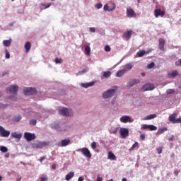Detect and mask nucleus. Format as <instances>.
I'll return each instance as SVG.
<instances>
[{"label": "nucleus", "instance_id": "nucleus-1", "mask_svg": "<svg viewBox=\"0 0 181 181\" xmlns=\"http://www.w3.org/2000/svg\"><path fill=\"white\" fill-rule=\"evenodd\" d=\"M118 89V86H112V88L107 90V91L103 92V98L105 100L107 98H111L114 95V94L117 93V90Z\"/></svg>", "mask_w": 181, "mask_h": 181}, {"label": "nucleus", "instance_id": "nucleus-2", "mask_svg": "<svg viewBox=\"0 0 181 181\" xmlns=\"http://www.w3.org/2000/svg\"><path fill=\"white\" fill-rule=\"evenodd\" d=\"M59 114H60V115H64V117H71V115H73V111L66 107H64L59 110Z\"/></svg>", "mask_w": 181, "mask_h": 181}, {"label": "nucleus", "instance_id": "nucleus-3", "mask_svg": "<svg viewBox=\"0 0 181 181\" xmlns=\"http://www.w3.org/2000/svg\"><path fill=\"white\" fill-rule=\"evenodd\" d=\"M177 115V113L175 112L169 116V121L170 122H173V124H180L181 123V119L177 118L176 119V116Z\"/></svg>", "mask_w": 181, "mask_h": 181}, {"label": "nucleus", "instance_id": "nucleus-4", "mask_svg": "<svg viewBox=\"0 0 181 181\" xmlns=\"http://www.w3.org/2000/svg\"><path fill=\"white\" fill-rule=\"evenodd\" d=\"M119 133L122 139H125V138H128V136H129V130L127 128H120Z\"/></svg>", "mask_w": 181, "mask_h": 181}, {"label": "nucleus", "instance_id": "nucleus-5", "mask_svg": "<svg viewBox=\"0 0 181 181\" xmlns=\"http://www.w3.org/2000/svg\"><path fill=\"white\" fill-rule=\"evenodd\" d=\"M23 93L25 95H33V94H36L37 91L35 88H25L23 90Z\"/></svg>", "mask_w": 181, "mask_h": 181}, {"label": "nucleus", "instance_id": "nucleus-6", "mask_svg": "<svg viewBox=\"0 0 181 181\" xmlns=\"http://www.w3.org/2000/svg\"><path fill=\"white\" fill-rule=\"evenodd\" d=\"M24 138L28 141V142H30V141H33L36 139V136L35 134L29 133V132H25L24 133Z\"/></svg>", "mask_w": 181, "mask_h": 181}, {"label": "nucleus", "instance_id": "nucleus-7", "mask_svg": "<svg viewBox=\"0 0 181 181\" xmlns=\"http://www.w3.org/2000/svg\"><path fill=\"white\" fill-rule=\"evenodd\" d=\"M18 88H19V87L18 86L12 85V86H10L7 88L6 91H7V93H9L10 94H16V91H18Z\"/></svg>", "mask_w": 181, "mask_h": 181}, {"label": "nucleus", "instance_id": "nucleus-8", "mask_svg": "<svg viewBox=\"0 0 181 181\" xmlns=\"http://www.w3.org/2000/svg\"><path fill=\"white\" fill-rule=\"evenodd\" d=\"M0 134L1 136H3V138H8V136L11 135V132L5 130V129L3 128L2 126H0Z\"/></svg>", "mask_w": 181, "mask_h": 181}, {"label": "nucleus", "instance_id": "nucleus-9", "mask_svg": "<svg viewBox=\"0 0 181 181\" xmlns=\"http://www.w3.org/2000/svg\"><path fill=\"white\" fill-rule=\"evenodd\" d=\"M154 88H155V85L152 83H147L141 88V90L143 91H150V90H154Z\"/></svg>", "mask_w": 181, "mask_h": 181}, {"label": "nucleus", "instance_id": "nucleus-10", "mask_svg": "<svg viewBox=\"0 0 181 181\" xmlns=\"http://www.w3.org/2000/svg\"><path fill=\"white\" fill-rule=\"evenodd\" d=\"M165 11H161L160 8L154 10L155 18H159V16H160L161 18H163V16H165Z\"/></svg>", "mask_w": 181, "mask_h": 181}, {"label": "nucleus", "instance_id": "nucleus-11", "mask_svg": "<svg viewBox=\"0 0 181 181\" xmlns=\"http://www.w3.org/2000/svg\"><path fill=\"white\" fill-rule=\"evenodd\" d=\"M127 16L128 18H136V13L131 8H127Z\"/></svg>", "mask_w": 181, "mask_h": 181}, {"label": "nucleus", "instance_id": "nucleus-12", "mask_svg": "<svg viewBox=\"0 0 181 181\" xmlns=\"http://www.w3.org/2000/svg\"><path fill=\"white\" fill-rule=\"evenodd\" d=\"M80 152H81V153H83V155L84 156H86V158H91V152H90V150H88V148H82L80 150Z\"/></svg>", "mask_w": 181, "mask_h": 181}, {"label": "nucleus", "instance_id": "nucleus-13", "mask_svg": "<svg viewBox=\"0 0 181 181\" xmlns=\"http://www.w3.org/2000/svg\"><path fill=\"white\" fill-rule=\"evenodd\" d=\"M46 146V143L45 142H38L33 144V148L35 149H42Z\"/></svg>", "mask_w": 181, "mask_h": 181}, {"label": "nucleus", "instance_id": "nucleus-14", "mask_svg": "<svg viewBox=\"0 0 181 181\" xmlns=\"http://www.w3.org/2000/svg\"><path fill=\"white\" fill-rule=\"evenodd\" d=\"M120 121L123 124H127V122H133V120L131 119V117L127 116V115H124V116L120 117Z\"/></svg>", "mask_w": 181, "mask_h": 181}, {"label": "nucleus", "instance_id": "nucleus-15", "mask_svg": "<svg viewBox=\"0 0 181 181\" xmlns=\"http://www.w3.org/2000/svg\"><path fill=\"white\" fill-rule=\"evenodd\" d=\"M135 33L134 31L132 30H129L126 33H124L123 34V37L124 39H125L126 40H129V39H131V37L132 36V35Z\"/></svg>", "mask_w": 181, "mask_h": 181}, {"label": "nucleus", "instance_id": "nucleus-16", "mask_svg": "<svg viewBox=\"0 0 181 181\" xmlns=\"http://www.w3.org/2000/svg\"><path fill=\"white\" fill-rule=\"evenodd\" d=\"M51 127L52 128V129H55L56 131H66V129H63L62 127H60V125L57 124H51Z\"/></svg>", "mask_w": 181, "mask_h": 181}, {"label": "nucleus", "instance_id": "nucleus-17", "mask_svg": "<svg viewBox=\"0 0 181 181\" xmlns=\"http://www.w3.org/2000/svg\"><path fill=\"white\" fill-rule=\"evenodd\" d=\"M165 41L163 38L159 39V49H160V50H162L163 52V50H165Z\"/></svg>", "mask_w": 181, "mask_h": 181}, {"label": "nucleus", "instance_id": "nucleus-18", "mask_svg": "<svg viewBox=\"0 0 181 181\" xmlns=\"http://www.w3.org/2000/svg\"><path fill=\"white\" fill-rule=\"evenodd\" d=\"M138 83H139V79H132L129 81L128 86L129 87H134V86Z\"/></svg>", "mask_w": 181, "mask_h": 181}, {"label": "nucleus", "instance_id": "nucleus-19", "mask_svg": "<svg viewBox=\"0 0 181 181\" xmlns=\"http://www.w3.org/2000/svg\"><path fill=\"white\" fill-rule=\"evenodd\" d=\"M148 53H151V50L146 52L145 50H140L137 52L138 57H143V56H145V54H148Z\"/></svg>", "mask_w": 181, "mask_h": 181}, {"label": "nucleus", "instance_id": "nucleus-20", "mask_svg": "<svg viewBox=\"0 0 181 181\" xmlns=\"http://www.w3.org/2000/svg\"><path fill=\"white\" fill-rule=\"evenodd\" d=\"M110 8L108 4H105L103 9H104V11H107L108 12H111V11H114V9H115V4H112L111 8Z\"/></svg>", "mask_w": 181, "mask_h": 181}, {"label": "nucleus", "instance_id": "nucleus-21", "mask_svg": "<svg viewBox=\"0 0 181 181\" xmlns=\"http://www.w3.org/2000/svg\"><path fill=\"white\" fill-rule=\"evenodd\" d=\"M134 67V65H132L131 63H128L124 66L123 70L127 73V71H129Z\"/></svg>", "mask_w": 181, "mask_h": 181}, {"label": "nucleus", "instance_id": "nucleus-22", "mask_svg": "<svg viewBox=\"0 0 181 181\" xmlns=\"http://www.w3.org/2000/svg\"><path fill=\"white\" fill-rule=\"evenodd\" d=\"M25 49V52L29 53L30 52V49L32 47V45L29 42H26L24 46Z\"/></svg>", "mask_w": 181, "mask_h": 181}, {"label": "nucleus", "instance_id": "nucleus-23", "mask_svg": "<svg viewBox=\"0 0 181 181\" xmlns=\"http://www.w3.org/2000/svg\"><path fill=\"white\" fill-rule=\"evenodd\" d=\"M95 84V82L92 81L86 83H82V87H84V88H88V87H93Z\"/></svg>", "mask_w": 181, "mask_h": 181}, {"label": "nucleus", "instance_id": "nucleus-24", "mask_svg": "<svg viewBox=\"0 0 181 181\" xmlns=\"http://www.w3.org/2000/svg\"><path fill=\"white\" fill-rule=\"evenodd\" d=\"M108 159H110V160H117V157L115 156V155L114 153H112V152L110 151L108 153V156H107Z\"/></svg>", "mask_w": 181, "mask_h": 181}, {"label": "nucleus", "instance_id": "nucleus-25", "mask_svg": "<svg viewBox=\"0 0 181 181\" xmlns=\"http://www.w3.org/2000/svg\"><path fill=\"white\" fill-rule=\"evenodd\" d=\"M11 43H12V40H4L3 41V45L6 47H9V46H11Z\"/></svg>", "mask_w": 181, "mask_h": 181}, {"label": "nucleus", "instance_id": "nucleus-26", "mask_svg": "<svg viewBox=\"0 0 181 181\" xmlns=\"http://www.w3.org/2000/svg\"><path fill=\"white\" fill-rule=\"evenodd\" d=\"M62 145L61 146H67V145H69V144H70V139H63L62 140Z\"/></svg>", "mask_w": 181, "mask_h": 181}, {"label": "nucleus", "instance_id": "nucleus-27", "mask_svg": "<svg viewBox=\"0 0 181 181\" xmlns=\"http://www.w3.org/2000/svg\"><path fill=\"white\" fill-rule=\"evenodd\" d=\"M72 177H74V172H70L66 175V180H70V179H72Z\"/></svg>", "mask_w": 181, "mask_h": 181}, {"label": "nucleus", "instance_id": "nucleus-28", "mask_svg": "<svg viewBox=\"0 0 181 181\" xmlns=\"http://www.w3.org/2000/svg\"><path fill=\"white\" fill-rule=\"evenodd\" d=\"M11 135L13 138H16V139H21V138H22V134H18L16 132H13Z\"/></svg>", "mask_w": 181, "mask_h": 181}, {"label": "nucleus", "instance_id": "nucleus-29", "mask_svg": "<svg viewBox=\"0 0 181 181\" xmlns=\"http://www.w3.org/2000/svg\"><path fill=\"white\" fill-rule=\"evenodd\" d=\"M125 71L124 69L119 70L116 74V77H122L123 74H125Z\"/></svg>", "mask_w": 181, "mask_h": 181}, {"label": "nucleus", "instance_id": "nucleus-30", "mask_svg": "<svg viewBox=\"0 0 181 181\" xmlns=\"http://www.w3.org/2000/svg\"><path fill=\"white\" fill-rule=\"evenodd\" d=\"M91 52V48L89 46L85 47V54L86 56H90V53Z\"/></svg>", "mask_w": 181, "mask_h": 181}, {"label": "nucleus", "instance_id": "nucleus-31", "mask_svg": "<svg viewBox=\"0 0 181 181\" xmlns=\"http://www.w3.org/2000/svg\"><path fill=\"white\" fill-rule=\"evenodd\" d=\"M111 76V71H105L103 72V77L105 78H108V77Z\"/></svg>", "mask_w": 181, "mask_h": 181}, {"label": "nucleus", "instance_id": "nucleus-32", "mask_svg": "<svg viewBox=\"0 0 181 181\" xmlns=\"http://www.w3.org/2000/svg\"><path fill=\"white\" fill-rule=\"evenodd\" d=\"M153 118H156V114L149 115L146 116L145 119H153Z\"/></svg>", "mask_w": 181, "mask_h": 181}, {"label": "nucleus", "instance_id": "nucleus-33", "mask_svg": "<svg viewBox=\"0 0 181 181\" xmlns=\"http://www.w3.org/2000/svg\"><path fill=\"white\" fill-rule=\"evenodd\" d=\"M170 77H171L172 78H175V77H176L177 76V71H174L173 72H172L171 74H169Z\"/></svg>", "mask_w": 181, "mask_h": 181}, {"label": "nucleus", "instance_id": "nucleus-34", "mask_svg": "<svg viewBox=\"0 0 181 181\" xmlns=\"http://www.w3.org/2000/svg\"><path fill=\"white\" fill-rule=\"evenodd\" d=\"M148 129L149 131H156V129H158V127H156V126L149 124Z\"/></svg>", "mask_w": 181, "mask_h": 181}, {"label": "nucleus", "instance_id": "nucleus-35", "mask_svg": "<svg viewBox=\"0 0 181 181\" xmlns=\"http://www.w3.org/2000/svg\"><path fill=\"white\" fill-rule=\"evenodd\" d=\"M0 151L5 153L8 152V148H6V146H2L0 147Z\"/></svg>", "mask_w": 181, "mask_h": 181}, {"label": "nucleus", "instance_id": "nucleus-36", "mask_svg": "<svg viewBox=\"0 0 181 181\" xmlns=\"http://www.w3.org/2000/svg\"><path fill=\"white\" fill-rule=\"evenodd\" d=\"M166 131H168L167 127H163V128L158 129L159 134H163V132H165Z\"/></svg>", "mask_w": 181, "mask_h": 181}, {"label": "nucleus", "instance_id": "nucleus-37", "mask_svg": "<svg viewBox=\"0 0 181 181\" xmlns=\"http://www.w3.org/2000/svg\"><path fill=\"white\" fill-rule=\"evenodd\" d=\"M55 63L57 64H62V63H63V59H59V58H55Z\"/></svg>", "mask_w": 181, "mask_h": 181}, {"label": "nucleus", "instance_id": "nucleus-38", "mask_svg": "<svg viewBox=\"0 0 181 181\" xmlns=\"http://www.w3.org/2000/svg\"><path fill=\"white\" fill-rule=\"evenodd\" d=\"M139 144L137 141H136L132 146V148H130V151H134V149H135V148H136V146H138Z\"/></svg>", "mask_w": 181, "mask_h": 181}, {"label": "nucleus", "instance_id": "nucleus-39", "mask_svg": "<svg viewBox=\"0 0 181 181\" xmlns=\"http://www.w3.org/2000/svg\"><path fill=\"white\" fill-rule=\"evenodd\" d=\"M5 53H6V59H11V54L9 53L8 49L5 50Z\"/></svg>", "mask_w": 181, "mask_h": 181}, {"label": "nucleus", "instance_id": "nucleus-40", "mask_svg": "<svg viewBox=\"0 0 181 181\" xmlns=\"http://www.w3.org/2000/svg\"><path fill=\"white\" fill-rule=\"evenodd\" d=\"M21 119H22V117H21V115H18L14 118V121L16 122H19V121H21Z\"/></svg>", "mask_w": 181, "mask_h": 181}, {"label": "nucleus", "instance_id": "nucleus-41", "mask_svg": "<svg viewBox=\"0 0 181 181\" xmlns=\"http://www.w3.org/2000/svg\"><path fill=\"white\" fill-rule=\"evenodd\" d=\"M37 121L36 119H32L30 121V125H36Z\"/></svg>", "mask_w": 181, "mask_h": 181}, {"label": "nucleus", "instance_id": "nucleus-42", "mask_svg": "<svg viewBox=\"0 0 181 181\" xmlns=\"http://www.w3.org/2000/svg\"><path fill=\"white\" fill-rule=\"evenodd\" d=\"M174 93H175V89L167 90V94H174Z\"/></svg>", "mask_w": 181, "mask_h": 181}, {"label": "nucleus", "instance_id": "nucleus-43", "mask_svg": "<svg viewBox=\"0 0 181 181\" xmlns=\"http://www.w3.org/2000/svg\"><path fill=\"white\" fill-rule=\"evenodd\" d=\"M155 67V63L154 62H151V64H149L148 66H147V68L148 69H152Z\"/></svg>", "mask_w": 181, "mask_h": 181}, {"label": "nucleus", "instance_id": "nucleus-44", "mask_svg": "<svg viewBox=\"0 0 181 181\" xmlns=\"http://www.w3.org/2000/svg\"><path fill=\"white\" fill-rule=\"evenodd\" d=\"M91 148L92 149H95V148H97V144L95 143V141L91 143Z\"/></svg>", "mask_w": 181, "mask_h": 181}, {"label": "nucleus", "instance_id": "nucleus-45", "mask_svg": "<svg viewBox=\"0 0 181 181\" xmlns=\"http://www.w3.org/2000/svg\"><path fill=\"white\" fill-rule=\"evenodd\" d=\"M105 52H111V47H110V45H106L105 47Z\"/></svg>", "mask_w": 181, "mask_h": 181}, {"label": "nucleus", "instance_id": "nucleus-46", "mask_svg": "<svg viewBox=\"0 0 181 181\" xmlns=\"http://www.w3.org/2000/svg\"><path fill=\"white\" fill-rule=\"evenodd\" d=\"M40 180L41 181H47V180H49V178H47V176L45 175V176L41 177Z\"/></svg>", "mask_w": 181, "mask_h": 181}, {"label": "nucleus", "instance_id": "nucleus-47", "mask_svg": "<svg viewBox=\"0 0 181 181\" xmlns=\"http://www.w3.org/2000/svg\"><path fill=\"white\" fill-rule=\"evenodd\" d=\"M175 66L181 67V59L175 62Z\"/></svg>", "mask_w": 181, "mask_h": 181}, {"label": "nucleus", "instance_id": "nucleus-48", "mask_svg": "<svg viewBox=\"0 0 181 181\" xmlns=\"http://www.w3.org/2000/svg\"><path fill=\"white\" fill-rule=\"evenodd\" d=\"M141 129H149V124H144Z\"/></svg>", "mask_w": 181, "mask_h": 181}, {"label": "nucleus", "instance_id": "nucleus-49", "mask_svg": "<svg viewBox=\"0 0 181 181\" xmlns=\"http://www.w3.org/2000/svg\"><path fill=\"white\" fill-rule=\"evenodd\" d=\"M95 8H97V9H101V8H103V4L101 3L96 4Z\"/></svg>", "mask_w": 181, "mask_h": 181}, {"label": "nucleus", "instance_id": "nucleus-50", "mask_svg": "<svg viewBox=\"0 0 181 181\" xmlns=\"http://www.w3.org/2000/svg\"><path fill=\"white\" fill-rule=\"evenodd\" d=\"M89 32H90L91 33H94V32H95V28L90 27L89 28Z\"/></svg>", "mask_w": 181, "mask_h": 181}, {"label": "nucleus", "instance_id": "nucleus-51", "mask_svg": "<svg viewBox=\"0 0 181 181\" xmlns=\"http://www.w3.org/2000/svg\"><path fill=\"white\" fill-rule=\"evenodd\" d=\"M157 152L159 155H160V153H162V147L158 148Z\"/></svg>", "mask_w": 181, "mask_h": 181}, {"label": "nucleus", "instance_id": "nucleus-52", "mask_svg": "<svg viewBox=\"0 0 181 181\" xmlns=\"http://www.w3.org/2000/svg\"><path fill=\"white\" fill-rule=\"evenodd\" d=\"M88 69H83L81 71H79V74H83V73H87Z\"/></svg>", "mask_w": 181, "mask_h": 181}, {"label": "nucleus", "instance_id": "nucleus-53", "mask_svg": "<svg viewBox=\"0 0 181 181\" xmlns=\"http://www.w3.org/2000/svg\"><path fill=\"white\" fill-rule=\"evenodd\" d=\"M45 159H46V157H45V156L41 157L40 159V163H42V162H43V160H45Z\"/></svg>", "mask_w": 181, "mask_h": 181}, {"label": "nucleus", "instance_id": "nucleus-54", "mask_svg": "<svg viewBox=\"0 0 181 181\" xmlns=\"http://www.w3.org/2000/svg\"><path fill=\"white\" fill-rule=\"evenodd\" d=\"M179 172H180V171H179V170H175L174 171V175H175V176H178Z\"/></svg>", "mask_w": 181, "mask_h": 181}, {"label": "nucleus", "instance_id": "nucleus-55", "mask_svg": "<svg viewBox=\"0 0 181 181\" xmlns=\"http://www.w3.org/2000/svg\"><path fill=\"white\" fill-rule=\"evenodd\" d=\"M84 178H83V177H79L78 179V181H83Z\"/></svg>", "mask_w": 181, "mask_h": 181}, {"label": "nucleus", "instance_id": "nucleus-56", "mask_svg": "<svg viewBox=\"0 0 181 181\" xmlns=\"http://www.w3.org/2000/svg\"><path fill=\"white\" fill-rule=\"evenodd\" d=\"M140 137L142 139V140L144 141V139H145V134H141Z\"/></svg>", "mask_w": 181, "mask_h": 181}, {"label": "nucleus", "instance_id": "nucleus-57", "mask_svg": "<svg viewBox=\"0 0 181 181\" xmlns=\"http://www.w3.org/2000/svg\"><path fill=\"white\" fill-rule=\"evenodd\" d=\"M175 139V136H172L170 138H169L168 141H173Z\"/></svg>", "mask_w": 181, "mask_h": 181}, {"label": "nucleus", "instance_id": "nucleus-58", "mask_svg": "<svg viewBox=\"0 0 181 181\" xmlns=\"http://www.w3.org/2000/svg\"><path fill=\"white\" fill-rule=\"evenodd\" d=\"M118 132V128H115V129L113 131V134H117Z\"/></svg>", "mask_w": 181, "mask_h": 181}, {"label": "nucleus", "instance_id": "nucleus-59", "mask_svg": "<svg viewBox=\"0 0 181 181\" xmlns=\"http://www.w3.org/2000/svg\"><path fill=\"white\" fill-rule=\"evenodd\" d=\"M52 169L53 170H56V164L52 165Z\"/></svg>", "mask_w": 181, "mask_h": 181}, {"label": "nucleus", "instance_id": "nucleus-60", "mask_svg": "<svg viewBox=\"0 0 181 181\" xmlns=\"http://www.w3.org/2000/svg\"><path fill=\"white\" fill-rule=\"evenodd\" d=\"M51 5H52L51 4H47V5L45 6V9H47V8H50V6H51Z\"/></svg>", "mask_w": 181, "mask_h": 181}, {"label": "nucleus", "instance_id": "nucleus-61", "mask_svg": "<svg viewBox=\"0 0 181 181\" xmlns=\"http://www.w3.org/2000/svg\"><path fill=\"white\" fill-rule=\"evenodd\" d=\"M96 181H103V178H101V177H98V179H97Z\"/></svg>", "mask_w": 181, "mask_h": 181}, {"label": "nucleus", "instance_id": "nucleus-62", "mask_svg": "<svg viewBox=\"0 0 181 181\" xmlns=\"http://www.w3.org/2000/svg\"><path fill=\"white\" fill-rule=\"evenodd\" d=\"M7 105H3V106H0L1 108H6Z\"/></svg>", "mask_w": 181, "mask_h": 181}, {"label": "nucleus", "instance_id": "nucleus-63", "mask_svg": "<svg viewBox=\"0 0 181 181\" xmlns=\"http://www.w3.org/2000/svg\"><path fill=\"white\" fill-rule=\"evenodd\" d=\"M122 181H127V178H122Z\"/></svg>", "mask_w": 181, "mask_h": 181}, {"label": "nucleus", "instance_id": "nucleus-64", "mask_svg": "<svg viewBox=\"0 0 181 181\" xmlns=\"http://www.w3.org/2000/svg\"><path fill=\"white\" fill-rule=\"evenodd\" d=\"M2 180V177H1V175H0V181H1Z\"/></svg>", "mask_w": 181, "mask_h": 181}]
</instances>
